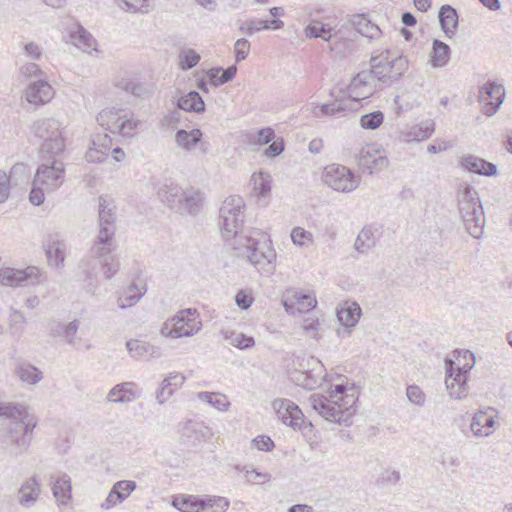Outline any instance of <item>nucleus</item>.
Here are the masks:
<instances>
[{"label":"nucleus","mask_w":512,"mask_h":512,"mask_svg":"<svg viewBox=\"0 0 512 512\" xmlns=\"http://www.w3.org/2000/svg\"><path fill=\"white\" fill-rule=\"evenodd\" d=\"M43 247L48 264L56 269L63 268L67 244L61 234L58 232L47 234L43 240Z\"/></svg>","instance_id":"obj_16"},{"label":"nucleus","mask_w":512,"mask_h":512,"mask_svg":"<svg viewBox=\"0 0 512 512\" xmlns=\"http://www.w3.org/2000/svg\"><path fill=\"white\" fill-rule=\"evenodd\" d=\"M310 406L320 416L334 423L349 426L352 423V416L356 409L345 404H336L328 397L321 394H312L309 398Z\"/></svg>","instance_id":"obj_9"},{"label":"nucleus","mask_w":512,"mask_h":512,"mask_svg":"<svg viewBox=\"0 0 512 512\" xmlns=\"http://www.w3.org/2000/svg\"><path fill=\"white\" fill-rule=\"evenodd\" d=\"M237 73L236 65L227 68L213 67L206 72L209 82L214 86H220L232 81Z\"/></svg>","instance_id":"obj_37"},{"label":"nucleus","mask_w":512,"mask_h":512,"mask_svg":"<svg viewBox=\"0 0 512 512\" xmlns=\"http://www.w3.org/2000/svg\"><path fill=\"white\" fill-rule=\"evenodd\" d=\"M71 38L73 43L84 52H90L95 49L96 40L82 26H78L77 30L71 33Z\"/></svg>","instance_id":"obj_43"},{"label":"nucleus","mask_w":512,"mask_h":512,"mask_svg":"<svg viewBox=\"0 0 512 512\" xmlns=\"http://www.w3.org/2000/svg\"><path fill=\"white\" fill-rule=\"evenodd\" d=\"M40 270L35 266L24 269L5 267L0 269V283L6 286H23L27 283L34 284L39 281Z\"/></svg>","instance_id":"obj_15"},{"label":"nucleus","mask_w":512,"mask_h":512,"mask_svg":"<svg viewBox=\"0 0 512 512\" xmlns=\"http://www.w3.org/2000/svg\"><path fill=\"white\" fill-rule=\"evenodd\" d=\"M282 303L287 313L296 315L313 310L317 301L310 294L291 290L284 296Z\"/></svg>","instance_id":"obj_17"},{"label":"nucleus","mask_w":512,"mask_h":512,"mask_svg":"<svg viewBox=\"0 0 512 512\" xmlns=\"http://www.w3.org/2000/svg\"><path fill=\"white\" fill-rule=\"evenodd\" d=\"M278 418L294 430L301 431L306 435L307 430L312 431L311 422H306L304 414L297 404L289 399H276L272 403Z\"/></svg>","instance_id":"obj_12"},{"label":"nucleus","mask_w":512,"mask_h":512,"mask_svg":"<svg viewBox=\"0 0 512 512\" xmlns=\"http://www.w3.org/2000/svg\"><path fill=\"white\" fill-rule=\"evenodd\" d=\"M203 202V193L199 189L188 187L183 190V196L176 212L181 215L196 216L201 212Z\"/></svg>","instance_id":"obj_19"},{"label":"nucleus","mask_w":512,"mask_h":512,"mask_svg":"<svg viewBox=\"0 0 512 512\" xmlns=\"http://www.w3.org/2000/svg\"><path fill=\"white\" fill-rule=\"evenodd\" d=\"M19 503L22 506L30 507L38 499L40 494V483L37 476L34 475L27 479L19 488Z\"/></svg>","instance_id":"obj_30"},{"label":"nucleus","mask_w":512,"mask_h":512,"mask_svg":"<svg viewBox=\"0 0 512 512\" xmlns=\"http://www.w3.org/2000/svg\"><path fill=\"white\" fill-rule=\"evenodd\" d=\"M438 18L441 29L446 37H454L459 23V15L457 10L449 4H445L441 6L438 13Z\"/></svg>","instance_id":"obj_27"},{"label":"nucleus","mask_w":512,"mask_h":512,"mask_svg":"<svg viewBox=\"0 0 512 512\" xmlns=\"http://www.w3.org/2000/svg\"><path fill=\"white\" fill-rule=\"evenodd\" d=\"M284 26V22L280 19H273V20H264V19H248L245 22H243L239 29L242 33L247 34L251 36L252 34L272 29V30H278L281 29Z\"/></svg>","instance_id":"obj_32"},{"label":"nucleus","mask_w":512,"mask_h":512,"mask_svg":"<svg viewBox=\"0 0 512 512\" xmlns=\"http://www.w3.org/2000/svg\"><path fill=\"white\" fill-rule=\"evenodd\" d=\"M7 177L9 179V184L13 183L14 185H19L28 181L29 176L27 165L22 162L14 164L10 169V173L7 175Z\"/></svg>","instance_id":"obj_55"},{"label":"nucleus","mask_w":512,"mask_h":512,"mask_svg":"<svg viewBox=\"0 0 512 512\" xmlns=\"http://www.w3.org/2000/svg\"><path fill=\"white\" fill-rule=\"evenodd\" d=\"M160 333L162 336L172 339L184 337V335L186 334L182 333L180 325L176 324V321H172V317L162 324Z\"/></svg>","instance_id":"obj_56"},{"label":"nucleus","mask_w":512,"mask_h":512,"mask_svg":"<svg viewBox=\"0 0 512 512\" xmlns=\"http://www.w3.org/2000/svg\"><path fill=\"white\" fill-rule=\"evenodd\" d=\"M145 292V286L140 288L137 284L132 283L119 296L117 301L119 308L126 309L128 307L133 306L142 298Z\"/></svg>","instance_id":"obj_39"},{"label":"nucleus","mask_w":512,"mask_h":512,"mask_svg":"<svg viewBox=\"0 0 512 512\" xmlns=\"http://www.w3.org/2000/svg\"><path fill=\"white\" fill-rule=\"evenodd\" d=\"M79 320L75 319L73 321H71L70 323H68L67 325H65V328H64V335H63V338L66 340V342L72 346H75L76 345V333L78 331V328H79Z\"/></svg>","instance_id":"obj_64"},{"label":"nucleus","mask_w":512,"mask_h":512,"mask_svg":"<svg viewBox=\"0 0 512 512\" xmlns=\"http://www.w3.org/2000/svg\"><path fill=\"white\" fill-rule=\"evenodd\" d=\"M454 361L445 359V384L449 395L453 399L461 400L468 395L467 381L469 373L475 365V355L469 350L459 352L458 365L454 368Z\"/></svg>","instance_id":"obj_6"},{"label":"nucleus","mask_w":512,"mask_h":512,"mask_svg":"<svg viewBox=\"0 0 512 512\" xmlns=\"http://www.w3.org/2000/svg\"><path fill=\"white\" fill-rule=\"evenodd\" d=\"M126 348L130 356L137 360L149 361L160 358L162 355L160 347L138 339L127 341Z\"/></svg>","instance_id":"obj_21"},{"label":"nucleus","mask_w":512,"mask_h":512,"mask_svg":"<svg viewBox=\"0 0 512 512\" xmlns=\"http://www.w3.org/2000/svg\"><path fill=\"white\" fill-rule=\"evenodd\" d=\"M236 469L239 471H243L245 473V478L248 482H253L256 484H264L269 482L271 479V475L269 473L259 472L255 469H246L245 467L240 468L236 466Z\"/></svg>","instance_id":"obj_57"},{"label":"nucleus","mask_w":512,"mask_h":512,"mask_svg":"<svg viewBox=\"0 0 512 512\" xmlns=\"http://www.w3.org/2000/svg\"><path fill=\"white\" fill-rule=\"evenodd\" d=\"M31 132L42 140L40 147L42 159L49 160L64 152L65 140L58 120L54 118L39 119L31 126Z\"/></svg>","instance_id":"obj_8"},{"label":"nucleus","mask_w":512,"mask_h":512,"mask_svg":"<svg viewBox=\"0 0 512 512\" xmlns=\"http://www.w3.org/2000/svg\"><path fill=\"white\" fill-rule=\"evenodd\" d=\"M177 107L187 112L201 113L205 110V103L201 95L192 90L177 100Z\"/></svg>","instance_id":"obj_35"},{"label":"nucleus","mask_w":512,"mask_h":512,"mask_svg":"<svg viewBox=\"0 0 512 512\" xmlns=\"http://www.w3.org/2000/svg\"><path fill=\"white\" fill-rule=\"evenodd\" d=\"M172 321L180 325L184 337H190L198 333L202 328L200 315L195 308L182 309L172 317Z\"/></svg>","instance_id":"obj_20"},{"label":"nucleus","mask_w":512,"mask_h":512,"mask_svg":"<svg viewBox=\"0 0 512 512\" xmlns=\"http://www.w3.org/2000/svg\"><path fill=\"white\" fill-rule=\"evenodd\" d=\"M246 137L250 144L266 145L274 139L275 132L271 127H265L248 133Z\"/></svg>","instance_id":"obj_49"},{"label":"nucleus","mask_w":512,"mask_h":512,"mask_svg":"<svg viewBox=\"0 0 512 512\" xmlns=\"http://www.w3.org/2000/svg\"><path fill=\"white\" fill-rule=\"evenodd\" d=\"M376 232L377 230H373L370 226L364 227L355 240V249L360 253H365L374 247L377 239Z\"/></svg>","instance_id":"obj_41"},{"label":"nucleus","mask_w":512,"mask_h":512,"mask_svg":"<svg viewBox=\"0 0 512 512\" xmlns=\"http://www.w3.org/2000/svg\"><path fill=\"white\" fill-rule=\"evenodd\" d=\"M96 119L105 130L122 136L132 135L138 125V122L129 118L127 110L115 107L103 109Z\"/></svg>","instance_id":"obj_10"},{"label":"nucleus","mask_w":512,"mask_h":512,"mask_svg":"<svg viewBox=\"0 0 512 512\" xmlns=\"http://www.w3.org/2000/svg\"><path fill=\"white\" fill-rule=\"evenodd\" d=\"M329 400L336 404H345V406L354 407V394H348V389L344 384H336L330 387Z\"/></svg>","instance_id":"obj_46"},{"label":"nucleus","mask_w":512,"mask_h":512,"mask_svg":"<svg viewBox=\"0 0 512 512\" xmlns=\"http://www.w3.org/2000/svg\"><path fill=\"white\" fill-rule=\"evenodd\" d=\"M495 424L494 416L487 411H478L472 417L470 429L476 437H487L493 433Z\"/></svg>","instance_id":"obj_28"},{"label":"nucleus","mask_w":512,"mask_h":512,"mask_svg":"<svg viewBox=\"0 0 512 512\" xmlns=\"http://www.w3.org/2000/svg\"><path fill=\"white\" fill-rule=\"evenodd\" d=\"M52 492L60 505H66L72 498L71 478L66 473L51 476Z\"/></svg>","instance_id":"obj_26"},{"label":"nucleus","mask_w":512,"mask_h":512,"mask_svg":"<svg viewBox=\"0 0 512 512\" xmlns=\"http://www.w3.org/2000/svg\"><path fill=\"white\" fill-rule=\"evenodd\" d=\"M353 25L358 33L370 40L378 39L382 35L378 25L372 23L364 14L356 15Z\"/></svg>","instance_id":"obj_36"},{"label":"nucleus","mask_w":512,"mask_h":512,"mask_svg":"<svg viewBox=\"0 0 512 512\" xmlns=\"http://www.w3.org/2000/svg\"><path fill=\"white\" fill-rule=\"evenodd\" d=\"M16 375L29 384H36L43 378L42 372L32 364L21 363L16 367Z\"/></svg>","instance_id":"obj_45"},{"label":"nucleus","mask_w":512,"mask_h":512,"mask_svg":"<svg viewBox=\"0 0 512 512\" xmlns=\"http://www.w3.org/2000/svg\"><path fill=\"white\" fill-rule=\"evenodd\" d=\"M318 382L319 377H316L312 371L302 372L297 378V384L309 390L314 389L318 385Z\"/></svg>","instance_id":"obj_60"},{"label":"nucleus","mask_w":512,"mask_h":512,"mask_svg":"<svg viewBox=\"0 0 512 512\" xmlns=\"http://www.w3.org/2000/svg\"><path fill=\"white\" fill-rule=\"evenodd\" d=\"M201 56L192 48H183L179 53V65L182 70L194 68L200 61Z\"/></svg>","instance_id":"obj_51"},{"label":"nucleus","mask_w":512,"mask_h":512,"mask_svg":"<svg viewBox=\"0 0 512 512\" xmlns=\"http://www.w3.org/2000/svg\"><path fill=\"white\" fill-rule=\"evenodd\" d=\"M409 67V61L403 55L389 59V69L391 73L392 84L401 79Z\"/></svg>","instance_id":"obj_50"},{"label":"nucleus","mask_w":512,"mask_h":512,"mask_svg":"<svg viewBox=\"0 0 512 512\" xmlns=\"http://www.w3.org/2000/svg\"><path fill=\"white\" fill-rule=\"evenodd\" d=\"M197 398L219 411H226L230 406L227 397L219 392L203 391L197 394Z\"/></svg>","instance_id":"obj_44"},{"label":"nucleus","mask_w":512,"mask_h":512,"mask_svg":"<svg viewBox=\"0 0 512 512\" xmlns=\"http://www.w3.org/2000/svg\"><path fill=\"white\" fill-rule=\"evenodd\" d=\"M450 55L451 49L448 44L438 39L433 41L430 54V63L433 67L445 66L450 60Z\"/></svg>","instance_id":"obj_38"},{"label":"nucleus","mask_w":512,"mask_h":512,"mask_svg":"<svg viewBox=\"0 0 512 512\" xmlns=\"http://www.w3.org/2000/svg\"><path fill=\"white\" fill-rule=\"evenodd\" d=\"M347 109H348V106L346 105V101H344V100H335L332 103L323 104L320 107V111L322 114L332 115V116L340 115V114L344 113L345 111H347Z\"/></svg>","instance_id":"obj_58"},{"label":"nucleus","mask_w":512,"mask_h":512,"mask_svg":"<svg viewBox=\"0 0 512 512\" xmlns=\"http://www.w3.org/2000/svg\"><path fill=\"white\" fill-rule=\"evenodd\" d=\"M250 50V42L246 38L238 39L234 46L236 62L246 59Z\"/></svg>","instance_id":"obj_62"},{"label":"nucleus","mask_w":512,"mask_h":512,"mask_svg":"<svg viewBox=\"0 0 512 512\" xmlns=\"http://www.w3.org/2000/svg\"><path fill=\"white\" fill-rule=\"evenodd\" d=\"M36 185H43L45 189L54 191L61 186L64 180V164L62 161L53 157L38 166L35 176Z\"/></svg>","instance_id":"obj_13"},{"label":"nucleus","mask_w":512,"mask_h":512,"mask_svg":"<svg viewBox=\"0 0 512 512\" xmlns=\"http://www.w3.org/2000/svg\"><path fill=\"white\" fill-rule=\"evenodd\" d=\"M254 181V189L258 195L265 197L271 191V176L268 173L260 171L258 174L252 176Z\"/></svg>","instance_id":"obj_53"},{"label":"nucleus","mask_w":512,"mask_h":512,"mask_svg":"<svg viewBox=\"0 0 512 512\" xmlns=\"http://www.w3.org/2000/svg\"><path fill=\"white\" fill-rule=\"evenodd\" d=\"M203 496L181 495L174 496L172 506L181 512H202Z\"/></svg>","instance_id":"obj_34"},{"label":"nucleus","mask_w":512,"mask_h":512,"mask_svg":"<svg viewBox=\"0 0 512 512\" xmlns=\"http://www.w3.org/2000/svg\"><path fill=\"white\" fill-rule=\"evenodd\" d=\"M322 180L333 190L348 193L355 190L360 178L349 168L340 164H331L325 167Z\"/></svg>","instance_id":"obj_11"},{"label":"nucleus","mask_w":512,"mask_h":512,"mask_svg":"<svg viewBox=\"0 0 512 512\" xmlns=\"http://www.w3.org/2000/svg\"><path fill=\"white\" fill-rule=\"evenodd\" d=\"M137 385L134 382H123L115 385L108 393L107 400L114 403L130 402L137 398Z\"/></svg>","instance_id":"obj_31"},{"label":"nucleus","mask_w":512,"mask_h":512,"mask_svg":"<svg viewBox=\"0 0 512 512\" xmlns=\"http://www.w3.org/2000/svg\"><path fill=\"white\" fill-rule=\"evenodd\" d=\"M332 28L326 24L316 22L311 23L305 28V34L309 38H322L324 41L329 42L332 37Z\"/></svg>","instance_id":"obj_48"},{"label":"nucleus","mask_w":512,"mask_h":512,"mask_svg":"<svg viewBox=\"0 0 512 512\" xmlns=\"http://www.w3.org/2000/svg\"><path fill=\"white\" fill-rule=\"evenodd\" d=\"M183 188L176 183L163 184L157 192V196L161 202L166 204L170 209L177 211L183 196Z\"/></svg>","instance_id":"obj_29"},{"label":"nucleus","mask_w":512,"mask_h":512,"mask_svg":"<svg viewBox=\"0 0 512 512\" xmlns=\"http://www.w3.org/2000/svg\"><path fill=\"white\" fill-rule=\"evenodd\" d=\"M361 316V308L355 302L351 304H346L341 307V309L337 312V318L341 325L345 327H353L355 326Z\"/></svg>","instance_id":"obj_40"},{"label":"nucleus","mask_w":512,"mask_h":512,"mask_svg":"<svg viewBox=\"0 0 512 512\" xmlns=\"http://www.w3.org/2000/svg\"><path fill=\"white\" fill-rule=\"evenodd\" d=\"M457 206L461 221L467 233L475 239L484 234L485 215L474 187L467 183L459 185L457 190Z\"/></svg>","instance_id":"obj_5"},{"label":"nucleus","mask_w":512,"mask_h":512,"mask_svg":"<svg viewBox=\"0 0 512 512\" xmlns=\"http://www.w3.org/2000/svg\"><path fill=\"white\" fill-rule=\"evenodd\" d=\"M391 51L386 49L381 53L372 54L369 64L370 68L360 71L351 80L348 86V95L351 100L359 102L373 95L377 90V83L389 86L392 84L389 69V58Z\"/></svg>","instance_id":"obj_4"},{"label":"nucleus","mask_w":512,"mask_h":512,"mask_svg":"<svg viewBox=\"0 0 512 512\" xmlns=\"http://www.w3.org/2000/svg\"><path fill=\"white\" fill-rule=\"evenodd\" d=\"M384 121V114L382 111L377 110L364 114L360 118V125L366 130L377 129Z\"/></svg>","instance_id":"obj_54"},{"label":"nucleus","mask_w":512,"mask_h":512,"mask_svg":"<svg viewBox=\"0 0 512 512\" xmlns=\"http://www.w3.org/2000/svg\"><path fill=\"white\" fill-rule=\"evenodd\" d=\"M245 203L240 196L227 197L219 210V228L225 240H239L241 236L249 235L243 229Z\"/></svg>","instance_id":"obj_7"},{"label":"nucleus","mask_w":512,"mask_h":512,"mask_svg":"<svg viewBox=\"0 0 512 512\" xmlns=\"http://www.w3.org/2000/svg\"><path fill=\"white\" fill-rule=\"evenodd\" d=\"M0 418L9 420L5 438L15 448V456L27 451L32 442L33 431L38 425V418L28 411L27 406L16 402H0Z\"/></svg>","instance_id":"obj_2"},{"label":"nucleus","mask_w":512,"mask_h":512,"mask_svg":"<svg viewBox=\"0 0 512 512\" xmlns=\"http://www.w3.org/2000/svg\"><path fill=\"white\" fill-rule=\"evenodd\" d=\"M357 165L363 172L368 171L369 174L382 171L389 165V160L386 156L380 154L372 146L362 148L357 156Z\"/></svg>","instance_id":"obj_18"},{"label":"nucleus","mask_w":512,"mask_h":512,"mask_svg":"<svg viewBox=\"0 0 512 512\" xmlns=\"http://www.w3.org/2000/svg\"><path fill=\"white\" fill-rule=\"evenodd\" d=\"M505 98V88L495 81H487L479 89V102L483 104V112L487 116H493L502 105Z\"/></svg>","instance_id":"obj_14"},{"label":"nucleus","mask_w":512,"mask_h":512,"mask_svg":"<svg viewBox=\"0 0 512 512\" xmlns=\"http://www.w3.org/2000/svg\"><path fill=\"white\" fill-rule=\"evenodd\" d=\"M115 206L106 197H99V231L89 250L92 259L97 260L106 279H111L120 269L114 254L115 241Z\"/></svg>","instance_id":"obj_1"},{"label":"nucleus","mask_w":512,"mask_h":512,"mask_svg":"<svg viewBox=\"0 0 512 512\" xmlns=\"http://www.w3.org/2000/svg\"><path fill=\"white\" fill-rule=\"evenodd\" d=\"M203 510L202 512H225L230 502L227 498L221 496H203Z\"/></svg>","instance_id":"obj_47"},{"label":"nucleus","mask_w":512,"mask_h":512,"mask_svg":"<svg viewBox=\"0 0 512 512\" xmlns=\"http://www.w3.org/2000/svg\"><path fill=\"white\" fill-rule=\"evenodd\" d=\"M225 338L229 340L232 346L240 350L250 349L255 345L253 337L240 332H231L230 334H226Z\"/></svg>","instance_id":"obj_52"},{"label":"nucleus","mask_w":512,"mask_h":512,"mask_svg":"<svg viewBox=\"0 0 512 512\" xmlns=\"http://www.w3.org/2000/svg\"><path fill=\"white\" fill-rule=\"evenodd\" d=\"M435 130V123L433 120L428 119L425 121L420 122L417 125H414L411 127V129L408 132V136L413 141H423L428 139Z\"/></svg>","instance_id":"obj_42"},{"label":"nucleus","mask_w":512,"mask_h":512,"mask_svg":"<svg viewBox=\"0 0 512 512\" xmlns=\"http://www.w3.org/2000/svg\"><path fill=\"white\" fill-rule=\"evenodd\" d=\"M202 136L203 133L198 128L190 131L179 129L175 134V142L179 148L191 151L201 142Z\"/></svg>","instance_id":"obj_33"},{"label":"nucleus","mask_w":512,"mask_h":512,"mask_svg":"<svg viewBox=\"0 0 512 512\" xmlns=\"http://www.w3.org/2000/svg\"><path fill=\"white\" fill-rule=\"evenodd\" d=\"M136 487V482L132 480L117 481L112 486L107 498L101 504V507L108 510L118 503H122L129 497V495L136 489Z\"/></svg>","instance_id":"obj_22"},{"label":"nucleus","mask_w":512,"mask_h":512,"mask_svg":"<svg viewBox=\"0 0 512 512\" xmlns=\"http://www.w3.org/2000/svg\"><path fill=\"white\" fill-rule=\"evenodd\" d=\"M54 91L49 83L45 80H37L28 86L26 90V99L32 104H45L53 97Z\"/></svg>","instance_id":"obj_24"},{"label":"nucleus","mask_w":512,"mask_h":512,"mask_svg":"<svg viewBox=\"0 0 512 512\" xmlns=\"http://www.w3.org/2000/svg\"><path fill=\"white\" fill-rule=\"evenodd\" d=\"M406 396L408 400L418 406H423L425 403V394L422 389L413 384L409 385L406 389Z\"/></svg>","instance_id":"obj_59"},{"label":"nucleus","mask_w":512,"mask_h":512,"mask_svg":"<svg viewBox=\"0 0 512 512\" xmlns=\"http://www.w3.org/2000/svg\"><path fill=\"white\" fill-rule=\"evenodd\" d=\"M460 165L464 170L470 173H476L487 177L496 176L498 173V169L495 164L471 154L463 156L460 160Z\"/></svg>","instance_id":"obj_23"},{"label":"nucleus","mask_w":512,"mask_h":512,"mask_svg":"<svg viewBox=\"0 0 512 512\" xmlns=\"http://www.w3.org/2000/svg\"><path fill=\"white\" fill-rule=\"evenodd\" d=\"M92 145L86 153L87 161L102 162L112 149V139L107 133L96 134L92 139Z\"/></svg>","instance_id":"obj_25"},{"label":"nucleus","mask_w":512,"mask_h":512,"mask_svg":"<svg viewBox=\"0 0 512 512\" xmlns=\"http://www.w3.org/2000/svg\"><path fill=\"white\" fill-rule=\"evenodd\" d=\"M270 244L266 233L251 229L249 235L234 241L233 250L237 257L246 259L259 273L268 276L274 273L276 260V253Z\"/></svg>","instance_id":"obj_3"},{"label":"nucleus","mask_w":512,"mask_h":512,"mask_svg":"<svg viewBox=\"0 0 512 512\" xmlns=\"http://www.w3.org/2000/svg\"><path fill=\"white\" fill-rule=\"evenodd\" d=\"M46 191L45 186L36 185L35 180L33 179L31 191L29 193V201L35 206L41 205L44 202Z\"/></svg>","instance_id":"obj_61"},{"label":"nucleus","mask_w":512,"mask_h":512,"mask_svg":"<svg viewBox=\"0 0 512 512\" xmlns=\"http://www.w3.org/2000/svg\"><path fill=\"white\" fill-rule=\"evenodd\" d=\"M174 391L175 390L169 386V381L163 379L160 388L156 391V400L158 404H164L173 395Z\"/></svg>","instance_id":"obj_63"}]
</instances>
